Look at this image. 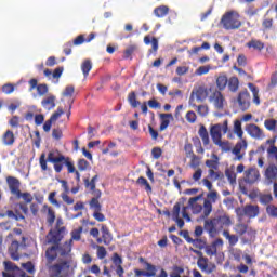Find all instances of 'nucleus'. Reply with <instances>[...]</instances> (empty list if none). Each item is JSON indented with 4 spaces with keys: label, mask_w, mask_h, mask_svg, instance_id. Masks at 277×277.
Wrapping results in <instances>:
<instances>
[{
    "label": "nucleus",
    "mask_w": 277,
    "mask_h": 277,
    "mask_svg": "<svg viewBox=\"0 0 277 277\" xmlns=\"http://www.w3.org/2000/svg\"><path fill=\"white\" fill-rule=\"evenodd\" d=\"M246 131L250 137L253 140H263L265 137V133L263 132V129H261L255 123H249L246 126Z\"/></svg>",
    "instance_id": "obj_15"
},
{
    "label": "nucleus",
    "mask_w": 277,
    "mask_h": 277,
    "mask_svg": "<svg viewBox=\"0 0 277 277\" xmlns=\"http://www.w3.org/2000/svg\"><path fill=\"white\" fill-rule=\"evenodd\" d=\"M58 252L61 256H67L66 261L68 259L72 260V256H70V252H72V240H68L63 246L58 247Z\"/></svg>",
    "instance_id": "obj_23"
},
{
    "label": "nucleus",
    "mask_w": 277,
    "mask_h": 277,
    "mask_svg": "<svg viewBox=\"0 0 277 277\" xmlns=\"http://www.w3.org/2000/svg\"><path fill=\"white\" fill-rule=\"evenodd\" d=\"M266 213L269 217H277V207L274 205H268L266 207Z\"/></svg>",
    "instance_id": "obj_57"
},
{
    "label": "nucleus",
    "mask_w": 277,
    "mask_h": 277,
    "mask_svg": "<svg viewBox=\"0 0 277 277\" xmlns=\"http://www.w3.org/2000/svg\"><path fill=\"white\" fill-rule=\"evenodd\" d=\"M213 160L208 159L206 160L207 168H210V170H217L220 168V158L217 155H213Z\"/></svg>",
    "instance_id": "obj_38"
},
{
    "label": "nucleus",
    "mask_w": 277,
    "mask_h": 277,
    "mask_svg": "<svg viewBox=\"0 0 277 277\" xmlns=\"http://www.w3.org/2000/svg\"><path fill=\"white\" fill-rule=\"evenodd\" d=\"M81 70L84 77H88V75H90V70H92V61L90 60L83 61L81 65Z\"/></svg>",
    "instance_id": "obj_47"
},
{
    "label": "nucleus",
    "mask_w": 277,
    "mask_h": 277,
    "mask_svg": "<svg viewBox=\"0 0 277 277\" xmlns=\"http://www.w3.org/2000/svg\"><path fill=\"white\" fill-rule=\"evenodd\" d=\"M101 233L102 237L97 238L96 242L104 243V246H110L111 241H114V235H111L109 227H107V225H102Z\"/></svg>",
    "instance_id": "obj_18"
},
{
    "label": "nucleus",
    "mask_w": 277,
    "mask_h": 277,
    "mask_svg": "<svg viewBox=\"0 0 277 277\" xmlns=\"http://www.w3.org/2000/svg\"><path fill=\"white\" fill-rule=\"evenodd\" d=\"M237 215L239 217H249V220H252L254 217H258L259 213H261V210L259 206L256 205H246L243 208L236 209Z\"/></svg>",
    "instance_id": "obj_11"
},
{
    "label": "nucleus",
    "mask_w": 277,
    "mask_h": 277,
    "mask_svg": "<svg viewBox=\"0 0 277 277\" xmlns=\"http://www.w3.org/2000/svg\"><path fill=\"white\" fill-rule=\"evenodd\" d=\"M144 43L145 44H151V49L154 53H157L159 51V39L156 37H150L149 35L144 37Z\"/></svg>",
    "instance_id": "obj_29"
},
{
    "label": "nucleus",
    "mask_w": 277,
    "mask_h": 277,
    "mask_svg": "<svg viewBox=\"0 0 277 277\" xmlns=\"http://www.w3.org/2000/svg\"><path fill=\"white\" fill-rule=\"evenodd\" d=\"M267 155L269 162L265 170L264 176L266 181L274 183V181H277V147L275 145H271L267 149Z\"/></svg>",
    "instance_id": "obj_3"
},
{
    "label": "nucleus",
    "mask_w": 277,
    "mask_h": 277,
    "mask_svg": "<svg viewBox=\"0 0 277 277\" xmlns=\"http://www.w3.org/2000/svg\"><path fill=\"white\" fill-rule=\"evenodd\" d=\"M194 145L197 147L196 153L198 155H205V148H202V143L200 142L199 137L193 138Z\"/></svg>",
    "instance_id": "obj_53"
},
{
    "label": "nucleus",
    "mask_w": 277,
    "mask_h": 277,
    "mask_svg": "<svg viewBox=\"0 0 277 277\" xmlns=\"http://www.w3.org/2000/svg\"><path fill=\"white\" fill-rule=\"evenodd\" d=\"M197 267H199L201 272H205V274H213L216 266L213 263H209V259L205 258L201 253L197 260Z\"/></svg>",
    "instance_id": "obj_14"
},
{
    "label": "nucleus",
    "mask_w": 277,
    "mask_h": 277,
    "mask_svg": "<svg viewBox=\"0 0 277 277\" xmlns=\"http://www.w3.org/2000/svg\"><path fill=\"white\" fill-rule=\"evenodd\" d=\"M6 184L12 196L17 197L21 195V180L15 176H8Z\"/></svg>",
    "instance_id": "obj_16"
},
{
    "label": "nucleus",
    "mask_w": 277,
    "mask_h": 277,
    "mask_svg": "<svg viewBox=\"0 0 277 277\" xmlns=\"http://www.w3.org/2000/svg\"><path fill=\"white\" fill-rule=\"evenodd\" d=\"M217 198H220L217 190H210V193L207 194V198L203 201V219L211 215L213 205L217 202Z\"/></svg>",
    "instance_id": "obj_9"
},
{
    "label": "nucleus",
    "mask_w": 277,
    "mask_h": 277,
    "mask_svg": "<svg viewBox=\"0 0 277 277\" xmlns=\"http://www.w3.org/2000/svg\"><path fill=\"white\" fill-rule=\"evenodd\" d=\"M88 168H90V162H88V160H85V159L78 160V170L80 172H85V170H88Z\"/></svg>",
    "instance_id": "obj_54"
},
{
    "label": "nucleus",
    "mask_w": 277,
    "mask_h": 277,
    "mask_svg": "<svg viewBox=\"0 0 277 277\" xmlns=\"http://www.w3.org/2000/svg\"><path fill=\"white\" fill-rule=\"evenodd\" d=\"M63 114H64V108L58 107V108L56 109V111H54V113L51 115L50 119H48V120L44 122V124H43V131H44L45 133H49V131H51V127H53V122H56V120H60V118L63 116Z\"/></svg>",
    "instance_id": "obj_20"
},
{
    "label": "nucleus",
    "mask_w": 277,
    "mask_h": 277,
    "mask_svg": "<svg viewBox=\"0 0 277 277\" xmlns=\"http://www.w3.org/2000/svg\"><path fill=\"white\" fill-rule=\"evenodd\" d=\"M208 96L209 90L207 89V87H197L193 89L190 93L188 105L190 107H196V103H205Z\"/></svg>",
    "instance_id": "obj_7"
},
{
    "label": "nucleus",
    "mask_w": 277,
    "mask_h": 277,
    "mask_svg": "<svg viewBox=\"0 0 277 277\" xmlns=\"http://www.w3.org/2000/svg\"><path fill=\"white\" fill-rule=\"evenodd\" d=\"M18 248H21V243L16 240L12 241L11 246L9 247V254L13 261H18V259H21Z\"/></svg>",
    "instance_id": "obj_25"
},
{
    "label": "nucleus",
    "mask_w": 277,
    "mask_h": 277,
    "mask_svg": "<svg viewBox=\"0 0 277 277\" xmlns=\"http://www.w3.org/2000/svg\"><path fill=\"white\" fill-rule=\"evenodd\" d=\"M55 196H57V192L50 193L48 200H49V202H51V205H54V207L60 208L61 203H60V201H57V199H55Z\"/></svg>",
    "instance_id": "obj_56"
},
{
    "label": "nucleus",
    "mask_w": 277,
    "mask_h": 277,
    "mask_svg": "<svg viewBox=\"0 0 277 277\" xmlns=\"http://www.w3.org/2000/svg\"><path fill=\"white\" fill-rule=\"evenodd\" d=\"M259 179H261V173L255 167H251L245 171V183H249V185H254V183H256Z\"/></svg>",
    "instance_id": "obj_17"
},
{
    "label": "nucleus",
    "mask_w": 277,
    "mask_h": 277,
    "mask_svg": "<svg viewBox=\"0 0 277 277\" xmlns=\"http://www.w3.org/2000/svg\"><path fill=\"white\" fill-rule=\"evenodd\" d=\"M264 127L267 131H273V133L277 132V120L276 119H266L264 121Z\"/></svg>",
    "instance_id": "obj_41"
},
{
    "label": "nucleus",
    "mask_w": 277,
    "mask_h": 277,
    "mask_svg": "<svg viewBox=\"0 0 277 277\" xmlns=\"http://www.w3.org/2000/svg\"><path fill=\"white\" fill-rule=\"evenodd\" d=\"M234 133L237 134V137H239V140H243V129L241 128L240 120H236L234 122Z\"/></svg>",
    "instance_id": "obj_45"
},
{
    "label": "nucleus",
    "mask_w": 277,
    "mask_h": 277,
    "mask_svg": "<svg viewBox=\"0 0 277 277\" xmlns=\"http://www.w3.org/2000/svg\"><path fill=\"white\" fill-rule=\"evenodd\" d=\"M227 85H228V77L224 74H221L216 78V87H217L219 92L226 90Z\"/></svg>",
    "instance_id": "obj_30"
},
{
    "label": "nucleus",
    "mask_w": 277,
    "mask_h": 277,
    "mask_svg": "<svg viewBox=\"0 0 277 277\" xmlns=\"http://www.w3.org/2000/svg\"><path fill=\"white\" fill-rule=\"evenodd\" d=\"M227 88L229 90V92H238L239 90V78L237 77H230L228 80H227Z\"/></svg>",
    "instance_id": "obj_34"
},
{
    "label": "nucleus",
    "mask_w": 277,
    "mask_h": 277,
    "mask_svg": "<svg viewBox=\"0 0 277 277\" xmlns=\"http://www.w3.org/2000/svg\"><path fill=\"white\" fill-rule=\"evenodd\" d=\"M193 107L196 109L197 114L201 116V118L209 116V106L207 104L196 105Z\"/></svg>",
    "instance_id": "obj_39"
},
{
    "label": "nucleus",
    "mask_w": 277,
    "mask_h": 277,
    "mask_svg": "<svg viewBox=\"0 0 277 277\" xmlns=\"http://www.w3.org/2000/svg\"><path fill=\"white\" fill-rule=\"evenodd\" d=\"M64 235H66V227L64 226V221L62 219H57L55 227L51 229L47 235L48 243H54V246H60V241L64 239Z\"/></svg>",
    "instance_id": "obj_4"
},
{
    "label": "nucleus",
    "mask_w": 277,
    "mask_h": 277,
    "mask_svg": "<svg viewBox=\"0 0 277 277\" xmlns=\"http://www.w3.org/2000/svg\"><path fill=\"white\" fill-rule=\"evenodd\" d=\"M37 92H38L39 96H44V94L49 93V85H47V84L37 85Z\"/></svg>",
    "instance_id": "obj_61"
},
{
    "label": "nucleus",
    "mask_w": 277,
    "mask_h": 277,
    "mask_svg": "<svg viewBox=\"0 0 277 277\" xmlns=\"http://www.w3.org/2000/svg\"><path fill=\"white\" fill-rule=\"evenodd\" d=\"M96 254H97V259H100L101 261H103V259H105V256H107V249L104 246H96Z\"/></svg>",
    "instance_id": "obj_52"
},
{
    "label": "nucleus",
    "mask_w": 277,
    "mask_h": 277,
    "mask_svg": "<svg viewBox=\"0 0 277 277\" xmlns=\"http://www.w3.org/2000/svg\"><path fill=\"white\" fill-rule=\"evenodd\" d=\"M251 100L252 97L250 96V92L245 89L238 93L234 103H237L240 111H248V109H250Z\"/></svg>",
    "instance_id": "obj_10"
},
{
    "label": "nucleus",
    "mask_w": 277,
    "mask_h": 277,
    "mask_svg": "<svg viewBox=\"0 0 277 277\" xmlns=\"http://www.w3.org/2000/svg\"><path fill=\"white\" fill-rule=\"evenodd\" d=\"M200 198L201 196L190 198L188 200V206L182 208V217L186 220V222H192V217L187 212L188 209H192L194 215H198V213H202V216L205 215V212H202V209L205 210V207L202 208V205L198 203V200H200Z\"/></svg>",
    "instance_id": "obj_6"
},
{
    "label": "nucleus",
    "mask_w": 277,
    "mask_h": 277,
    "mask_svg": "<svg viewBox=\"0 0 277 277\" xmlns=\"http://www.w3.org/2000/svg\"><path fill=\"white\" fill-rule=\"evenodd\" d=\"M188 158L190 159L189 168H192L193 170H197V168H200V161L202 159L200 158V156H197L196 154H194Z\"/></svg>",
    "instance_id": "obj_42"
},
{
    "label": "nucleus",
    "mask_w": 277,
    "mask_h": 277,
    "mask_svg": "<svg viewBox=\"0 0 277 277\" xmlns=\"http://www.w3.org/2000/svg\"><path fill=\"white\" fill-rule=\"evenodd\" d=\"M209 103H212L217 111H222L224 105H226V97H224L222 91L214 90L209 96Z\"/></svg>",
    "instance_id": "obj_13"
},
{
    "label": "nucleus",
    "mask_w": 277,
    "mask_h": 277,
    "mask_svg": "<svg viewBox=\"0 0 277 277\" xmlns=\"http://www.w3.org/2000/svg\"><path fill=\"white\" fill-rule=\"evenodd\" d=\"M170 118L172 120L173 116L172 114H160V119H161V123H160V131H166L168 129V127H170Z\"/></svg>",
    "instance_id": "obj_33"
},
{
    "label": "nucleus",
    "mask_w": 277,
    "mask_h": 277,
    "mask_svg": "<svg viewBox=\"0 0 277 277\" xmlns=\"http://www.w3.org/2000/svg\"><path fill=\"white\" fill-rule=\"evenodd\" d=\"M186 120L190 124H194L196 122V120H198V116L196 115V113L194 110H189L186 113Z\"/></svg>",
    "instance_id": "obj_55"
},
{
    "label": "nucleus",
    "mask_w": 277,
    "mask_h": 277,
    "mask_svg": "<svg viewBox=\"0 0 277 277\" xmlns=\"http://www.w3.org/2000/svg\"><path fill=\"white\" fill-rule=\"evenodd\" d=\"M190 243L194 246V248H197L198 250H205V248H207V240L202 238L193 239Z\"/></svg>",
    "instance_id": "obj_46"
},
{
    "label": "nucleus",
    "mask_w": 277,
    "mask_h": 277,
    "mask_svg": "<svg viewBox=\"0 0 277 277\" xmlns=\"http://www.w3.org/2000/svg\"><path fill=\"white\" fill-rule=\"evenodd\" d=\"M234 230L240 237H243V235H246V233L248 235H253V236L256 235V230H254L252 227H249L248 224H246V223L236 224V226L234 227Z\"/></svg>",
    "instance_id": "obj_21"
},
{
    "label": "nucleus",
    "mask_w": 277,
    "mask_h": 277,
    "mask_svg": "<svg viewBox=\"0 0 277 277\" xmlns=\"http://www.w3.org/2000/svg\"><path fill=\"white\" fill-rule=\"evenodd\" d=\"M221 25H223L227 31L239 29L242 25L239 13L235 11L225 13L221 18Z\"/></svg>",
    "instance_id": "obj_5"
},
{
    "label": "nucleus",
    "mask_w": 277,
    "mask_h": 277,
    "mask_svg": "<svg viewBox=\"0 0 277 277\" xmlns=\"http://www.w3.org/2000/svg\"><path fill=\"white\" fill-rule=\"evenodd\" d=\"M248 49H254V51H263L265 49V43L263 41L258 40V39H251L247 43Z\"/></svg>",
    "instance_id": "obj_31"
},
{
    "label": "nucleus",
    "mask_w": 277,
    "mask_h": 277,
    "mask_svg": "<svg viewBox=\"0 0 277 277\" xmlns=\"http://www.w3.org/2000/svg\"><path fill=\"white\" fill-rule=\"evenodd\" d=\"M2 92L4 94H12V92H14V84L6 83V84L2 85Z\"/></svg>",
    "instance_id": "obj_64"
},
{
    "label": "nucleus",
    "mask_w": 277,
    "mask_h": 277,
    "mask_svg": "<svg viewBox=\"0 0 277 277\" xmlns=\"http://www.w3.org/2000/svg\"><path fill=\"white\" fill-rule=\"evenodd\" d=\"M198 135L201 137L203 142V146H209L210 144V138H209V131H207V127L203 124L200 126Z\"/></svg>",
    "instance_id": "obj_32"
},
{
    "label": "nucleus",
    "mask_w": 277,
    "mask_h": 277,
    "mask_svg": "<svg viewBox=\"0 0 277 277\" xmlns=\"http://www.w3.org/2000/svg\"><path fill=\"white\" fill-rule=\"evenodd\" d=\"M272 200H274V197H272L271 194L260 195L261 205H269V202H272Z\"/></svg>",
    "instance_id": "obj_58"
},
{
    "label": "nucleus",
    "mask_w": 277,
    "mask_h": 277,
    "mask_svg": "<svg viewBox=\"0 0 277 277\" xmlns=\"http://www.w3.org/2000/svg\"><path fill=\"white\" fill-rule=\"evenodd\" d=\"M83 233V227H79L78 229H74L71 232V239L69 241H81V234Z\"/></svg>",
    "instance_id": "obj_49"
},
{
    "label": "nucleus",
    "mask_w": 277,
    "mask_h": 277,
    "mask_svg": "<svg viewBox=\"0 0 277 277\" xmlns=\"http://www.w3.org/2000/svg\"><path fill=\"white\" fill-rule=\"evenodd\" d=\"M138 263H141V265H143L146 271L135 268L134 276H136V277H141V276L155 277V276H157V266L156 265L149 263L143 256L138 258Z\"/></svg>",
    "instance_id": "obj_8"
},
{
    "label": "nucleus",
    "mask_w": 277,
    "mask_h": 277,
    "mask_svg": "<svg viewBox=\"0 0 277 277\" xmlns=\"http://www.w3.org/2000/svg\"><path fill=\"white\" fill-rule=\"evenodd\" d=\"M43 211H48L47 222L49 226H53V224H55V211L48 205L43 206Z\"/></svg>",
    "instance_id": "obj_35"
},
{
    "label": "nucleus",
    "mask_w": 277,
    "mask_h": 277,
    "mask_svg": "<svg viewBox=\"0 0 277 277\" xmlns=\"http://www.w3.org/2000/svg\"><path fill=\"white\" fill-rule=\"evenodd\" d=\"M91 209H93V211H102V206L101 202L98 201V198H92L89 202Z\"/></svg>",
    "instance_id": "obj_51"
},
{
    "label": "nucleus",
    "mask_w": 277,
    "mask_h": 277,
    "mask_svg": "<svg viewBox=\"0 0 277 277\" xmlns=\"http://www.w3.org/2000/svg\"><path fill=\"white\" fill-rule=\"evenodd\" d=\"M222 131H223V133L228 132V121L225 120L223 122V124L216 123L211 127L210 135H211L213 144H215L216 142H220V140H222Z\"/></svg>",
    "instance_id": "obj_12"
},
{
    "label": "nucleus",
    "mask_w": 277,
    "mask_h": 277,
    "mask_svg": "<svg viewBox=\"0 0 277 277\" xmlns=\"http://www.w3.org/2000/svg\"><path fill=\"white\" fill-rule=\"evenodd\" d=\"M230 217L226 215H219L213 219H208L203 223V228L208 232L210 237H215L220 230H223L225 226H230Z\"/></svg>",
    "instance_id": "obj_2"
},
{
    "label": "nucleus",
    "mask_w": 277,
    "mask_h": 277,
    "mask_svg": "<svg viewBox=\"0 0 277 277\" xmlns=\"http://www.w3.org/2000/svg\"><path fill=\"white\" fill-rule=\"evenodd\" d=\"M15 198H17L18 200L23 198L26 205H30V202H34V196H31L30 193H23L19 190V195H17Z\"/></svg>",
    "instance_id": "obj_48"
},
{
    "label": "nucleus",
    "mask_w": 277,
    "mask_h": 277,
    "mask_svg": "<svg viewBox=\"0 0 277 277\" xmlns=\"http://www.w3.org/2000/svg\"><path fill=\"white\" fill-rule=\"evenodd\" d=\"M184 153L186 155V157H193L194 154V146L192 145V143H185L184 145Z\"/></svg>",
    "instance_id": "obj_60"
},
{
    "label": "nucleus",
    "mask_w": 277,
    "mask_h": 277,
    "mask_svg": "<svg viewBox=\"0 0 277 277\" xmlns=\"http://www.w3.org/2000/svg\"><path fill=\"white\" fill-rule=\"evenodd\" d=\"M136 185H140V187H145L147 192H153V186H150V183H148V180L144 176H140L136 180Z\"/></svg>",
    "instance_id": "obj_43"
},
{
    "label": "nucleus",
    "mask_w": 277,
    "mask_h": 277,
    "mask_svg": "<svg viewBox=\"0 0 277 277\" xmlns=\"http://www.w3.org/2000/svg\"><path fill=\"white\" fill-rule=\"evenodd\" d=\"M215 146H219V148H221V150H223V153H230V143L228 141H222L219 140L215 143Z\"/></svg>",
    "instance_id": "obj_44"
},
{
    "label": "nucleus",
    "mask_w": 277,
    "mask_h": 277,
    "mask_svg": "<svg viewBox=\"0 0 277 277\" xmlns=\"http://www.w3.org/2000/svg\"><path fill=\"white\" fill-rule=\"evenodd\" d=\"M248 148V142L243 138H241V141H239L238 143H236V145L234 146V148L232 149L233 155H235V159L237 161H241V159H243V155H246V153H241L242 150H246Z\"/></svg>",
    "instance_id": "obj_19"
},
{
    "label": "nucleus",
    "mask_w": 277,
    "mask_h": 277,
    "mask_svg": "<svg viewBox=\"0 0 277 277\" xmlns=\"http://www.w3.org/2000/svg\"><path fill=\"white\" fill-rule=\"evenodd\" d=\"M69 193H62L61 198L66 205H75V199L68 196Z\"/></svg>",
    "instance_id": "obj_63"
},
{
    "label": "nucleus",
    "mask_w": 277,
    "mask_h": 277,
    "mask_svg": "<svg viewBox=\"0 0 277 277\" xmlns=\"http://www.w3.org/2000/svg\"><path fill=\"white\" fill-rule=\"evenodd\" d=\"M56 101L57 97L55 95H49L41 101V106L43 109H47V111H51V109H55Z\"/></svg>",
    "instance_id": "obj_24"
},
{
    "label": "nucleus",
    "mask_w": 277,
    "mask_h": 277,
    "mask_svg": "<svg viewBox=\"0 0 277 277\" xmlns=\"http://www.w3.org/2000/svg\"><path fill=\"white\" fill-rule=\"evenodd\" d=\"M206 249V254L208 256H215V254H217V248L215 246H207L205 247Z\"/></svg>",
    "instance_id": "obj_62"
},
{
    "label": "nucleus",
    "mask_w": 277,
    "mask_h": 277,
    "mask_svg": "<svg viewBox=\"0 0 277 277\" xmlns=\"http://www.w3.org/2000/svg\"><path fill=\"white\" fill-rule=\"evenodd\" d=\"M53 163L54 172L60 174L62 170H64V166L67 168L68 174H74L77 169L75 168V163L70 161V157H66L60 151H49L48 158L47 154L42 153L39 157V166L42 172H47L49 170V166L47 163Z\"/></svg>",
    "instance_id": "obj_1"
},
{
    "label": "nucleus",
    "mask_w": 277,
    "mask_h": 277,
    "mask_svg": "<svg viewBox=\"0 0 277 277\" xmlns=\"http://www.w3.org/2000/svg\"><path fill=\"white\" fill-rule=\"evenodd\" d=\"M211 70V67L209 66H200L196 69L195 75L198 77H202V75H208V72Z\"/></svg>",
    "instance_id": "obj_59"
},
{
    "label": "nucleus",
    "mask_w": 277,
    "mask_h": 277,
    "mask_svg": "<svg viewBox=\"0 0 277 277\" xmlns=\"http://www.w3.org/2000/svg\"><path fill=\"white\" fill-rule=\"evenodd\" d=\"M181 207H183V205L181 202H176L173 206V211H172L173 220L174 222H176L179 228H183V226H185V221L181 219Z\"/></svg>",
    "instance_id": "obj_22"
},
{
    "label": "nucleus",
    "mask_w": 277,
    "mask_h": 277,
    "mask_svg": "<svg viewBox=\"0 0 277 277\" xmlns=\"http://www.w3.org/2000/svg\"><path fill=\"white\" fill-rule=\"evenodd\" d=\"M128 102L130 103L131 107L135 108L137 105H140V102L137 101V96L135 95V92L132 91L128 95Z\"/></svg>",
    "instance_id": "obj_50"
},
{
    "label": "nucleus",
    "mask_w": 277,
    "mask_h": 277,
    "mask_svg": "<svg viewBox=\"0 0 277 277\" xmlns=\"http://www.w3.org/2000/svg\"><path fill=\"white\" fill-rule=\"evenodd\" d=\"M57 252H60V245H54L45 251V256L49 263H53L57 259Z\"/></svg>",
    "instance_id": "obj_28"
},
{
    "label": "nucleus",
    "mask_w": 277,
    "mask_h": 277,
    "mask_svg": "<svg viewBox=\"0 0 277 277\" xmlns=\"http://www.w3.org/2000/svg\"><path fill=\"white\" fill-rule=\"evenodd\" d=\"M170 14V6L160 5L154 9V15L156 18H166Z\"/></svg>",
    "instance_id": "obj_27"
},
{
    "label": "nucleus",
    "mask_w": 277,
    "mask_h": 277,
    "mask_svg": "<svg viewBox=\"0 0 277 277\" xmlns=\"http://www.w3.org/2000/svg\"><path fill=\"white\" fill-rule=\"evenodd\" d=\"M14 142H16V136H14V132L12 130H6L2 135V143L4 146H14Z\"/></svg>",
    "instance_id": "obj_26"
},
{
    "label": "nucleus",
    "mask_w": 277,
    "mask_h": 277,
    "mask_svg": "<svg viewBox=\"0 0 277 277\" xmlns=\"http://www.w3.org/2000/svg\"><path fill=\"white\" fill-rule=\"evenodd\" d=\"M223 237H225V239H227L229 246H237V243L239 242V236L230 235V232H228V230L223 232Z\"/></svg>",
    "instance_id": "obj_36"
},
{
    "label": "nucleus",
    "mask_w": 277,
    "mask_h": 277,
    "mask_svg": "<svg viewBox=\"0 0 277 277\" xmlns=\"http://www.w3.org/2000/svg\"><path fill=\"white\" fill-rule=\"evenodd\" d=\"M96 181H98V175H95L91 179H84V186L87 189H90V192H94L96 189Z\"/></svg>",
    "instance_id": "obj_40"
},
{
    "label": "nucleus",
    "mask_w": 277,
    "mask_h": 277,
    "mask_svg": "<svg viewBox=\"0 0 277 277\" xmlns=\"http://www.w3.org/2000/svg\"><path fill=\"white\" fill-rule=\"evenodd\" d=\"M248 88L249 90L252 92L253 94V103L255 105H261V98L259 97V88H256V85H254L253 83H248Z\"/></svg>",
    "instance_id": "obj_37"
}]
</instances>
